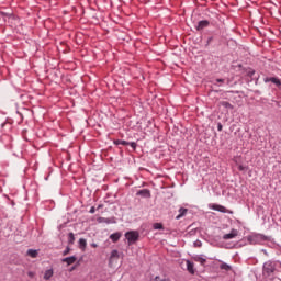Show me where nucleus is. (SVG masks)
Segmentation results:
<instances>
[{"mask_svg":"<svg viewBox=\"0 0 281 281\" xmlns=\"http://www.w3.org/2000/svg\"><path fill=\"white\" fill-rule=\"evenodd\" d=\"M221 106H224V109H234V106L231 105L229 102L227 101H222Z\"/></svg>","mask_w":281,"mask_h":281,"instance_id":"nucleus-18","label":"nucleus"},{"mask_svg":"<svg viewBox=\"0 0 281 281\" xmlns=\"http://www.w3.org/2000/svg\"><path fill=\"white\" fill-rule=\"evenodd\" d=\"M187 212H188L187 209H180V214L177 216V218H181V216H186Z\"/></svg>","mask_w":281,"mask_h":281,"instance_id":"nucleus-20","label":"nucleus"},{"mask_svg":"<svg viewBox=\"0 0 281 281\" xmlns=\"http://www.w3.org/2000/svg\"><path fill=\"white\" fill-rule=\"evenodd\" d=\"M263 82H272L273 85H276V87H281V81L278 77H266L263 79Z\"/></svg>","mask_w":281,"mask_h":281,"instance_id":"nucleus-5","label":"nucleus"},{"mask_svg":"<svg viewBox=\"0 0 281 281\" xmlns=\"http://www.w3.org/2000/svg\"><path fill=\"white\" fill-rule=\"evenodd\" d=\"M30 278H34V272H29Z\"/></svg>","mask_w":281,"mask_h":281,"instance_id":"nucleus-28","label":"nucleus"},{"mask_svg":"<svg viewBox=\"0 0 281 281\" xmlns=\"http://www.w3.org/2000/svg\"><path fill=\"white\" fill-rule=\"evenodd\" d=\"M238 170H240V172L247 170V167L243 166V165H239L238 166Z\"/></svg>","mask_w":281,"mask_h":281,"instance_id":"nucleus-24","label":"nucleus"},{"mask_svg":"<svg viewBox=\"0 0 281 281\" xmlns=\"http://www.w3.org/2000/svg\"><path fill=\"white\" fill-rule=\"evenodd\" d=\"M195 261H196V262H201L202 265H203L204 262H206V260H205L204 258H202V257H195Z\"/></svg>","mask_w":281,"mask_h":281,"instance_id":"nucleus-22","label":"nucleus"},{"mask_svg":"<svg viewBox=\"0 0 281 281\" xmlns=\"http://www.w3.org/2000/svg\"><path fill=\"white\" fill-rule=\"evenodd\" d=\"M154 229H164V225L161 223H155Z\"/></svg>","mask_w":281,"mask_h":281,"instance_id":"nucleus-21","label":"nucleus"},{"mask_svg":"<svg viewBox=\"0 0 281 281\" xmlns=\"http://www.w3.org/2000/svg\"><path fill=\"white\" fill-rule=\"evenodd\" d=\"M26 256H30V258H37L38 257V250L29 249L26 252Z\"/></svg>","mask_w":281,"mask_h":281,"instance_id":"nucleus-11","label":"nucleus"},{"mask_svg":"<svg viewBox=\"0 0 281 281\" xmlns=\"http://www.w3.org/2000/svg\"><path fill=\"white\" fill-rule=\"evenodd\" d=\"M276 271V266L271 261H267L263 265V277L265 278H271Z\"/></svg>","mask_w":281,"mask_h":281,"instance_id":"nucleus-1","label":"nucleus"},{"mask_svg":"<svg viewBox=\"0 0 281 281\" xmlns=\"http://www.w3.org/2000/svg\"><path fill=\"white\" fill-rule=\"evenodd\" d=\"M121 237H122V234H120V233H114V234H112V235L110 236V238H111V240H112L113 243H117V240H120Z\"/></svg>","mask_w":281,"mask_h":281,"instance_id":"nucleus-14","label":"nucleus"},{"mask_svg":"<svg viewBox=\"0 0 281 281\" xmlns=\"http://www.w3.org/2000/svg\"><path fill=\"white\" fill-rule=\"evenodd\" d=\"M69 251H71V249L69 247H67L64 252H63V256H67L69 255Z\"/></svg>","mask_w":281,"mask_h":281,"instance_id":"nucleus-23","label":"nucleus"},{"mask_svg":"<svg viewBox=\"0 0 281 281\" xmlns=\"http://www.w3.org/2000/svg\"><path fill=\"white\" fill-rule=\"evenodd\" d=\"M114 144H115V146H128L131 143H128V142H126V140H120V139H117V140H114Z\"/></svg>","mask_w":281,"mask_h":281,"instance_id":"nucleus-16","label":"nucleus"},{"mask_svg":"<svg viewBox=\"0 0 281 281\" xmlns=\"http://www.w3.org/2000/svg\"><path fill=\"white\" fill-rule=\"evenodd\" d=\"M76 260H78V258L76 256H71V257L61 259V262H66L67 266L69 267L70 265H74V262H76Z\"/></svg>","mask_w":281,"mask_h":281,"instance_id":"nucleus-8","label":"nucleus"},{"mask_svg":"<svg viewBox=\"0 0 281 281\" xmlns=\"http://www.w3.org/2000/svg\"><path fill=\"white\" fill-rule=\"evenodd\" d=\"M79 248H81L82 251H85V249H87V239H85V238L79 239Z\"/></svg>","mask_w":281,"mask_h":281,"instance_id":"nucleus-15","label":"nucleus"},{"mask_svg":"<svg viewBox=\"0 0 281 281\" xmlns=\"http://www.w3.org/2000/svg\"><path fill=\"white\" fill-rule=\"evenodd\" d=\"M262 240H267V237L262 234H254L248 236V241L250 243V245H258L262 243Z\"/></svg>","mask_w":281,"mask_h":281,"instance_id":"nucleus-3","label":"nucleus"},{"mask_svg":"<svg viewBox=\"0 0 281 281\" xmlns=\"http://www.w3.org/2000/svg\"><path fill=\"white\" fill-rule=\"evenodd\" d=\"M90 214H95V206H92V207L90 209Z\"/></svg>","mask_w":281,"mask_h":281,"instance_id":"nucleus-26","label":"nucleus"},{"mask_svg":"<svg viewBox=\"0 0 281 281\" xmlns=\"http://www.w3.org/2000/svg\"><path fill=\"white\" fill-rule=\"evenodd\" d=\"M74 240H76V237L74 236V233H69L68 243H70V245H74Z\"/></svg>","mask_w":281,"mask_h":281,"instance_id":"nucleus-19","label":"nucleus"},{"mask_svg":"<svg viewBox=\"0 0 281 281\" xmlns=\"http://www.w3.org/2000/svg\"><path fill=\"white\" fill-rule=\"evenodd\" d=\"M53 276H54V270L53 269H48L44 273V280H50Z\"/></svg>","mask_w":281,"mask_h":281,"instance_id":"nucleus-12","label":"nucleus"},{"mask_svg":"<svg viewBox=\"0 0 281 281\" xmlns=\"http://www.w3.org/2000/svg\"><path fill=\"white\" fill-rule=\"evenodd\" d=\"M130 146L135 149L137 148V143H131Z\"/></svg>","mask_w":281,"mask_h":281,"instance_id":"nucleus-25","label":"nucleus"},{"mask_svg":"<svg viewBox=\"0 0 281 281\" xmlns=\"http://www.w3.org/2000/svg\"><path fill=\"white\" fill-rule=\"evenodd\" d=\"M210 26V21H207V20H202V21H200L199 23H198V25H196V30H198V32H201L202 30H205V27H209Z\"/></svg>","mask_w":281,"mask_h":281,"instance_id":"nucleus-7","label":"nucleus"},{"mask_svg":"<svg viewBox=\"0 0 281 281\" xmlns=\"http://www.w3.org/2000/svg\"><path fill=\"white\" fill-rule=\"evenodd\" d=\"M125 238L128 245H134V243H137V240H139V233L136 231H130L125 233Z\"/></svg>","mask_w":281,"mask_h":281,"instance_id":"nucleus-2","label":"nucleus"},{"mask_svg":"<svg viewBox=\"0 0 281 281\" xmlns=\"http://www.w3.org/2000/svg\"><path fill=\"white\" fill-rule=\"evenodd\" d=\"M238 236L237 229H232L231 233L223 235V240H232V238H236Z\"/></svg>","mask_w":281,"mask_h":281,"instance_id":"nucleus-6","label":"nucleus"},{"mask_svg":"<svg viewBox=\"0 0 281 281\" xmlns=\"http://www.w3.org/2000/svg\"><path fill=\"white\" fill-rule=\"evenodd\" d=\"M120 258V252L117 250H112L111 256H110V262H113V260H117Z\"/></svg>","mask_w":281,"mask_h":281,"instance_id":"nucleus-13","label":"nucleus"},{"mask_svg":"<svg viewBox=\"0 0 281 281\" xmlns=\"http://www.w3.org/2000/svg\"><path fill=\"white\" fill-rule=\"evenodd\" d=\"M139 196H145V199H150V191L148 189H143L137 192Z\"/></svg>","mask_w":281,"mask_h":281,"instance_id":"nucleus-10","label":"nucleus"},{"mask_svg":"<svg viewBox=\"0 0 281 281\" xmlns=\"http://www.w3.org/2000/svg\"><path fill=\"white\" fill-rule=\"evenodd\" d=\"M217 131H223V125L221 123L217 124Z\"/></svg>","mask_w":281,"mask_h":281,"instance_id":"nucleus-27","label":"nucleus"},{"mask_svg":"<svg viewBox=\"0 0 281 281\" xmlns=\"http://www.w3.org/2000/svg\"><path fill=\"white\" fill-rule=\"evenodd\" d=\"M216 82H225L224 79H216Z\"/></svg>","mask_w":281,"mask_h":281,"instance_id":"nucleus-29","label":"nucleus"},{"mask_svg":"<svg viewBox=\"0 0 281 281\" xmlns=\"http://www.w3.org/2000/svg\"><path fill=\"white\" fill-rule=\"evenodd\" d=\"M186 265H187V271H189L191 273V276H194V273H195L194 263L191 262L190 260H187Z\"/></svg>","mask_w":281,"mask_h":281,"instance_id":"nucleus-9","label":"nucleus"},{"mask_svg":"<svg viewBox=\"0 0 281 281\" xmlns=\"http://www.w3.org/2000/svg\"><path fill=\"white\" fill-rule=\"evenodd\" d=\"M211 210H214L215 212H221L222 214H227L229 212L225 206L221 204H212L210 205Z\"/></svg>","mask_w":281,"mask_h":281,"instance_id":"nucleus-4","label":"nucleus"},{"mask_svg":"<svg viewBox=\"0 0 281 281\" xmlns=\"http://www.w3.org/2000/svg\"><path fill=\"white\" fill-rule=\"evenodd\" d=\"M220 269H224V271H232V266H229L227 263H222L220 266Z\"/></svg>","mask_w":281,"mask_h":281,"instance_id":"nucleus-17","label":"nucleus"},{"mask_svg":"<svg viewBox=\"0 0 281 281\" xmlns=\"http://www.w3.org/2000/svg\"><path fill=\"white\" fill-rule=\"evenodd\" d=\"M91 247H93L95 249V248H98V244H91Z\"/></svg>","mask_w":281,"mask_h":281,"instance_id":"nucleus-30","label":"nucleus"}]
</instances>
